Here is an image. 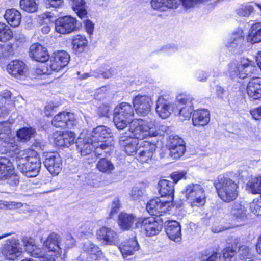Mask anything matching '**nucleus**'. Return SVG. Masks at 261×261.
I'll use <instances>...</instances> for the list:
<instances>
[{
  "label": "nucleus",
  "mask_w": 261,
  "mask_h": 261,
  "mask_svg": "<svg viewBox=\"0 0 261 261\" xmlns=\"http://www.w3.org/2000/svg\"><path fill=\"white\" fill-rule=\"evenodd\" d=\"M110 134L111 130L109 128L100 125L94 128L92 132L88 135L91 136L98 146L102 149H105L108 147L105 139L110 137Z\"/></svg>",
  "instance_id": "19"
},
{
  "label": "nucleus",
  "mask_w": 261,
  "mask_h": 261,
  "mask_svg": "<svg viewBox=\"0 0 261 261\" xmlns=\"http://www.w3.org/2000/svg\"><path fill=\"white\" fill-rule=\"evenodd\" d=\"M119 248L123 257L125 258L133 255L136 251H138L139 245L137 241L135 238H132L120 245Z\"/></svg>",
  "instance_id": "37"
},
{
  "label": "nucleus",
  "mask_w": 261,
  "mask_h": 261,
  "mask_svg": "<svg viewBox=\"0 0 261 261\" xmlns=\"http://www.w3.org/2000/svg\"><path fill=\"white\" fill-rule=\"evenodd\" d=\"M22 251L18 239L12 237L5 241L2 247L1 253L6 259L14 260L20 255Z\"/></svg>",
  "instance_id": "8"
},
{
  "label": "nucleus",
  "mask_w": 261,
  "mask_h": 261,
  "mask_svg": "<svg viewBox=\"0 0 261 261\" xmlns=\"http://www.w3.org/2000/svg\"><path fill=\"white\" fill-rule=\"evenodd\" d=\"M250 209L254 215H261V198L253 201L251 204Z\"/></svg>",
  "instance_id": "54"
},
{
  "label": "nucleus",
  "mask_w": 261,
  "mask_h": 261,
  "mask_svg": "<svg viewBox=\"0 0 261 261\" xmlns=\"http://www.w3.org/2000/svg\"><path fill=\"white\" fill-rule=\"evenodd\" d=\"M171 202L159 198L151 200L146 205L147 212L152 215L161 216L170 210Z\"/></svg>",
  "instance_id": "14"
},
{
  "label": "nucleus",
  "mask_w": 261,
  "mask_h": 261,
  "mask_svg": "<svg viewBox=\"0 0 261 261\" xmlns=\"http://www.w3.org/2000/svg\"><path fill=\"white\" fill-rule=\"evenodd\" d=\"M169 149L170 156L174 159L182 156L186 151L185 142L178 136H174L170 139Z\"/></svg>",
  "instance_id": "20"
},
{
  "label": "nucleus",
  "mask_w": 261,
  "mask_h": 261,
  "mask_svg": "<svg viewBox=\"0 0 261 261\" xmlns=\"http://www.w3.org/2000/svg\"><path fill=\"white\" fill-rule=\"evenodd\" d=\"M153 124L151 122V120L134 119L129 123L128 132H126L127 135H131V137L136 140H142L156 134L153 130Z\"/></svg>",
  "instance_id": "4"
},
{
  "label": "nucleus",
  "mask_w": 261,
  "mask_h": 261,
  "mask_svg": "<svg viewBox=\"0 0 261 261\" xmlns=\"http://www.w3.org/2000/svg\"><path fill=\"white\" fill-rule=\"evenodd\" d=\"M20 6L23 10L32 13L38 9V4L36 0H20Z\"/></svg>",
  "instance_id": "46"
},
{
  "label": "nucleus",
  "mask_w": 261,
  "mask_h": 261,
  "mask_svg": "<svg viewBox=\"0 0 261 261\" xmlns=\"http://www.w3.org/2000/svg\"><path fill=\"white\" fill-rule=\"evenodd\" d=\"M29 56L33 60L41 62L47 61L49 58L47 49L39 43L30 46Z\"/></svg>",
  "instance_id": "27"
},
{
  "label": "nucleus",
  "mask_w": 261,
  "mask_h": 261,
  "mask_svg": "<svg viewBox=\"0 0 261 261\" xmlns=\"http://www.w3.org/2000/svg\"><path fill=\"white\" fill-rule=\"evenodd\" d=\"M166 232L169 238L175 242L181 240V227L177 221L169 222L165 228Z\"/></svg>",
  "instance_id": "34"
},
{
  "label": "nucleus",
  "mask_w": 261,
  "mask_h": 261,
  "mask_svg": "<svg viewBox=\"0 0 261 261\" xmlns=\"http://www.w3.org/2000/svg\"><path fill=\"white\" fill-rule=\"evenodd\" d=\"M73 10L81 19L87 18V7L85 0H73L71 2Z\"/></svg>",
  "instance_id": "40"
},
{
  "label": "nucleus",
  "mask_w": 261,
  "mask_h": 261,
  "mask_svg": "<svg viewBox=\"0 0 261 261\" xmlns=\"http://www.w3.org/2000/svg\"><path fill=\"white\" fill-rule=\"evenodd\" d=\"M4 18L11 27H17L20 23L21 15L17 10L10 9L6 11Z\"/></svg>",
  "instance_id": "39"
},
{
  "label": "nucleus",
  "mask_w": 261,
  "mask_h": 261,
  "mask_svg": "<svg viewBox=\"0 0 261 261\" xmlns=\"http://www.w3.org/2000/svg\"><path fill=\"white\" fill-rule=\"evenodd\" d=\"M94 228L93 225L90 222H86L81 226V232L84 234L90 233Z\"/></svg>",
  "instance_id": "58"
},
{
  "label": "nucleus",
  "mask_w": 261,
  "mask_h": 261,
  "mask_svg": "<svg viewBox=\"0 0 261 261\" xmlns=\"http://www.w3.org/2000/svg\"><path fill=\"white\" fill-rule=\"evenodd\" d=\"M84 25L88 34L90 35H92L94 29V23L91 21L86 19L84 21Z\"/></svg>",
  "instance_id": "61"
},
{
  "label": "nucleus",
  "mask_w": 261,
  "mask_h": 261,
  "mask_svg": "<svg viewBox=\"0 0 261 261\" xmlns=\"http://www.w3.org/2000/svg\"><path fill=\"white\" fill-rule=\"evenodd\" d=\"M248 187L253 194L261 193L260 176L252 178L248 183Z\"/></svg>",
  "instance_id": "48"
},
{
  "label": "nucleus",
  "mask_w": 261,
  "mask_h": 261,
  "mask_svg": "<svg viewBox=\"0 0 261 261\" xmlns=\"http://www.w3.org/2000/svg\"><path fill=\"white\" fill-rule=\"evenodd\" d=\"M44 245L47 248L49 252L54 253L55 256L60 255L63 247L61 237L55 232L50 234L44 242Z\"/></svg>",
  "instance_id": "22"
},
{
  "label": "nucleus",
  "mask_w": 261,
  "mask_h": 261,
  "mask_svg": "<svg viewBox=\"0 0 261 261\" xmlns=\"http://www.w3.org/2000/svg\"><path fill=\"white\" fill-rule=\"evenodd\" d=\"M35 132V130L31 127H24L17 131V136L21 141L26 142L34 137Z\"/></svg>",
  "instance_id": "45"
},
{
  "label": "nucleus",
  "mask_w": 261,
  "mask_h": 261,
  "mask_svg": "<svg viewBox=\"0 0 261 261\" xmlns=\"http://www.w3.org/2000/svg\"><path fill=\"white\" fill-rule=\"evenodd\" d=\"M247 40L253 44L261 41V22L255 23L251 26Z\"/></svg>",
  "instance_id": "41"
},
{
  "label": "nucleus",
  "mask_w": 261,
  "mask_h": 261,
  "mask_svg": "<svg viewBox=\"0 0 261 261\" xmlns=\"http://www.w3.org/2000/svg\"><path fill=\"white\" fill-rule=\"evenodd\" d=\"M230 213L238 221H245L247 219V208L241 202L237 201L232 204Z\"/></svg>",
  "instance_id": "35"
},
{
  "label": "nucleus",
  "mask_w": 261,
  "mask_h": 261,
  "mask_svg": "<svg viewBox=\"0 0 261 261\" xmlns=\"http://www.w3.org/2000/svg\"><path fill=\"white\" fill-rule=\"evenodd\" d=\"M162 49L164 51L168 54H172V53L176 51L177 48L174 45H168L164 46Z\"/></svg>",
  "instance_id": "64"
},
{
  "label": "nucleus",
  "mask_w": 261,
  "mask_h": 261,
  "mask_svg": "<svg viewBox=\"0 0 261 261\" xmlns=\"http://www.w3.org/2000/svg\"><path fill=\"white\" fill-rule=\"evenodd\" d=\"M151 122H152L153 124V130L155 132V133H156V135L151 136V137H155L158 135L162 136L163 135L164 133L167 131L168 129L166 126L164 125H160L159 124L157 123L154 120H151Z\"/></svg>",
  "instance_id": "53"
},
{
  "label": "nucleus",
  "mask_w": 261,
  "mask_h": 261,
  "mask_svg": "<svg viewBox=\"0 0 261 261\" xmlns=\"http://www.w3.org/2000/svg\"><path fill=\"white\" fill-rule=\"evenodd\" d=\"M22 242L25 251L31 256L41 258L44 256V250L35 245L33 239L23 237L22 238Z\"/></svg>",
  "instance_id": "29"
},
{
  "label": "nucleus",
  "mask_w": 261,
  "mask_h": 261,
  "mask_svg": "<svg viewBox=\"0 0 261 261\" xmlns=\"http://www.w3.org/2000/svg\"><path fill=\"white\" fill-rule=\"evenodd\" d=\"M246 92L251 101L261 99V78L254 77L248 82Z\"/></svg>",
  "instance_id": "24"
},
{
  "label": "nucleus",
  "mask_w": 261,
  "mask_h": 261,
  "mask_svg": "<svg viewBox=\"0 0 261 261\" xmlns=\"http://www.w3.org/2000/svg\"><path fill=\"white\" fill-rule=\"evenodd\" d=\"M133 104L136 113L145 116L150 111L151 98L147 95H138L134 97Z\"/></svg>",
  "instance_id": "21"
},
{
  "label": "nucleus",
  "mask_w": 261,
  "mask_h": 261,
  "mask_svg": "<svg viewBox=\"0 0 261 261\" xmlns=\"http://www.w3.org/2000/svg\"><path fill=\"white\" fill-rule=\"evenodd\" d=\"M191 207L196 209L204 205L206 202L205 190L201 185L191 184L183 191Z\"/></svg>",
  "instance_id": "5"
},
{
  "label": "nucleus",
  "mask_w": 261,
  "mask_h": 261,
  "mask_svg": "<svg viewBox=\"0 0 261 261\" xmlns=\"http://www.w3.org/2000/svg\"><path fill=\"white\" fill-rule=\"evenodd\" d=\"M257 70L254 62L248 58H241L239 60H233L228 65V74L231 78L239 77L244 79L250 76Z\"/></svg>",
  "instance_id": "3"
},
{
  "label": "nucleus",
  "mask_w": 261,
  "mask_h": 261,
  "mask_svg": "<svg viewBox=\"0 0 261 261\" xmlns=\"http://www.w3.org/2000/svg\"><path fill=\"white\" fill-rule=\"evenodd\" d=\"M120 207V203L118 199L114 200L111 204V210L110 213L109 217L112 218L116 214Z\"/></svg>",
  "instance_id": "56"
},
{
  "label": "nucleus",
  "mask_w": 261,
  "mask_h": 261,
  "mask_svg": "<svg viewBox=\"0 0 261 261\" xmlns=\"http://www.w3.org/2000/svg\"><path fill=\"white\" fill-rule=\"evenodd\" d=\"M136 227H141L145 230L147 236H153L159 233L163 228V224L154 217L139 218L135 223Z\"/></svg>",
  "instance_id": "9"
},
{
  "label": "nucleus",
  "mask_w": 261,
  "mask_h": 261,
  "mask_svg": "<svg viewBox=\"0 0 261 261\" xmlns=\"http://www.w3.org/2000/svg\"><path fill=\"white\" fill-rule=\"evenodd\" d=\"M96 237L102 244L107 245H116L119 242L117 231L111 227L102 226L97 230Z\"/></svg>",
  "instance_id": "12"
},
{
  "label": "nucleus",
  "mask_w": 261,
  "mask_h": 261,
  "mask_svg": "<svg viewBox=\"0 0 261 261\" xmlns=\"http://www.w3.org/2000/svg\"><path fill=\"white\" fill-rule=\"evenodd\" d=\"M13 33L11 28L5 23L0 22V42H6L13 38Z\"/></svg>",
  "instance_id": "44"
},
{
  "label": "nucleus",
  "mask_w": 261,
  "mask_h": 261,
  "mask_svg": "<svg viewBox=\"0 0 261 261\" xmlns=\"http://www.w3.org/2000/svg\"><path fill=\"white\" fill-rule=\"evenodd\" d=\"M133 115L134 109L131 105L123 102L117 105L114 113L115 125L119 129H123L129 124Z\"/></svg>",
  "instance_id": "7"
},
{
  "label": "nucleus",
  "mask_w": 261,
  "mask_h": 261,
  "mask_svg": "<svg viewBox=\"0 0 261 261\" xmlns=\"http://www.w3.org/2000/svg\"><path fill=\"white\" fill-rule=\"evenodd\" d=\"M192 120L195 126H204L210 121V113L207 109L195 110L192 113Z\"/></svg>",
  "instance_id": "31"
},
{
  "label": "nucleus",
  "mask_w": 261,
  "mask_h": 261,
  "mask_svg": "<svg viewBox=\"0 0 261 261\" xmlns=\"http://www.w3.org/2000/svg\"><path fill=\"white\" fill-rule=\"evenodd\" d=\"M238 255L240 260H244L245 258L252 257V250L248 247L242 245L238 249Z\"/></svg>",
  "instance_id": "50"
},
{
  "label": "nucleus",
  "mask_w": 261,
  "mask_h": 261,
  "mask_svg": "<svg viewBox=\"0 0 261 261\" xmlns=\"http://www.w3.org/2000/svg\"><path fill=\"white\" fill-rule=\"evenodd\" d=\"M186 173L184 171H176L173 172L171 176L173 180L174 184L177 183L179 180L185 176Z\"/></svg>",
  "instance_id": "60"
},
{
  "label": "nucleus",
  "mask_w": 261,
  "mask_h": 261,
  "mask_svg": "<svg viewBox=\"0 0 261 261\" xmlns=\"http://www.w3.org/2000/svg\"><path fill=\"white\" fill-rule=\"evenodd\" d=\"M15 162L17 169L25 176L33 177L38 174L41 163L35 151L29 149L19 151Z\"/></svg>",
  "instance_id": "1"
},
{
  "label": "nucleus",
  "mask_w": 261,
  "mask_h": 261,
  "mask_svg": "<svg viewBox=\"0 0 261 261\" xmlns=\"http://www.w3.org/2000/svg\"><path fill=\"white\" fill-rule=\"evenodd\" d=\"M178 101L181 104L185 105L184 107L180 108L179 111V116L182 120L189 119L192 114L193 110L192 99L188 98L185 96H180L177 97Z\"/></svg>",
  "instance_id": "33"
},
{
  "label": "nucleus",
  "mask_w": 261,
  "mask_h": 261,
  "mask_svg": "<svg viewBox=\"0 0 261 261\" xmlns=\"http://www.w3.org/2000/svg\"><path fill=\"white\" fill-rule=\"evenodd\" d=\"M70 60L69 55L65 51H59L55 52L51 56L47 65L49 67L44 73L50 74V71H59L60 70L67 65Z\"/></svg>",
  "instance_id": "10"
},
{
  "label": "nucleus",
  "mask_w": 261,
  "mask_h": 261,
  "mask_svg": "<svg viewBox=\"0 0 261 261\" xmlns=\"http://www.w3.org/2000/svg\"><path fill=\"white\" fill-rule=\"evenodd\" d=\"M77 149L82 156L90 154L94 147L98 148L96 142L94 141L91 136L87 134L85 136L81 133L76 142Z\"/></svg>",
  "instance_id": "13"
},
{
  "label": "nucleus",
  "mask_w": 261,
  "mask_h": 261,
  "mask_svg": "<svg viewBox=\"0 0 261 261\" xmlns=\"http://www.w3.org/2000/svg\"><path fill=\"white\" fill-rule=\"evenodd\" d=\"M44 166L52 174L57 175L62 170V160L55 152H47L45 155Z\"/></svg>",
  "instance_id": "15"
},
{
  "label": "nucleus",
  "mask_w": 261,
  "mask_h": 261,
  "mask_svg": "<svg viewBox=\"0 0 261 261\" xmlns=\"http://www.w3.org/2000/svg\"><path fill=\"white\" fill-rule=\"evenodd\" d=\"M223 258L225 261H235L238 252L232 247H226L223 250Z\"/></svg>",
  "instance_id": "51"
},
{
  "label": "nucleus",
  "mask_w": 261,
  "mask_h": 261,
  "mask_svg": "<svg viewBox=\"0 0 261 261\" xmlns=\"http://www.w3.org/2000/svg\"><path fill=\"white\" fill-rule=\"evenodd\" d=\"M7 70L12 76L21 79L27 76L28 69L23 62L16 60L11 61L7 65Z\"/></svg>",
  "instance_id": "23"
},
{
  "label": "nucleus",
  "mask_w": 261,
  "mask_h": 261,
  "mask_svg": "<svg viewBox=\"0 0 261 261\" xmlns=\"http://www.w3.org/2000/svg\"><path fill=\"white\" fill-rule=\"evenodd\" d=\"M0 140L3 141L9 150L15 145L14 137L11 134L10 123L7 122L0 123Z\"/></svg>",
  "instance_id": "28"
},
{
  "label": "nucleus",
  "mask_w": 261,
  "mask_h": 261,
  "mask_svg": "<svg viewBox=\"0 0 261 261\" xmlns=\"http://www.w3.org/2000/svg\"><path fill=\"white\" fill-rule=\"evenodd\" d=\"M138 218L132 214L121 213L118 216V225L124 230H127L133 228L134 223L137 222Z\"/></svg>",
  "instance_id": "36"
},
{
  "label": "nucleus",
  "mask_w": 261,
  "mask_h": 261,
  "mask_svg": "<svg viewBox=\"0 0 261 261\" xmlns=\"http://www.w3.org/2000/svg\"><path fill=\"white\" fill-rule=\"evenodd\" d=\"M14 167L10 160L5 157H0V180L8 179L11 186H16L19 183L17 177L14 174Z\"/></svg>",
  "instance_id": "11"
},
{
  "label": "nucleus",
  "mask_w": 261,
  "mask_h": 261,
  "mask_svg": "<svg viewBox=\"0 0 261 261\" xmlns=\"http://www.w3.org/2000/svg\"><path fill=\"white\" fill-rule=\"evenodd\" d=\"M244 43V33L242 30L233 32L225 41V45L232 51L241 48Z\"/></svg>",
  "instance_id": "26"
},
{
  "label": "nucleus",
  "mask_w": 261,
  "mask_h": 261,
  "mask_svg": "<svg viewBox=\"0 0 261 261\" xmlns=\"http://www.w3.org/2000/svg\"><path fill=\"white\" fill-rule=\"evenodd\" d=\"M155 110L161 118L166 119L171 115L172 109L170 101L160 96L156 101Z\"/></svg>",
  "instance_id": "32"
},
{
  "label": "nucleus",
  "mask_w": 261,
  "mask_h": 261,
  "mask_svg": "<svg viewBox=\"0 0 261 261\" xmlns=\"http://www.w3.org/2000/svg\"><path fill=\"white\" fill-rule=\"evenodd\" d=\"M88 43V41L85 36L76 35L72 39L73 49L76 52L82 53L87 46Z\"/></svg>",
  "instance_id": "42"
},
{
  "label": "nucleus",
  "mask_w": 261,
  "mask_h": 261,
  "mask_svg": "<svg viewBox=\"0 0 261 261\" xmlns=\"http://www.w3.org/2000/svg\"><path fill=\"white\" fill-rule=\"evenodd\" d=\"M159 193L162 197H166L168 201L171 202L174 198V182L166 179H161L158 184Z\"/></svg>",
  "instance_id": "30"
},
{
  "label": "nucleus",
  "mask_w": 261,
  "mask_h": 261,
  "mask_svg": "<svg viewBox=\"0 0 261 261\" xmlns=\"http://www.w3.org/2000/svg\"><path fill=\"white\" fill-rule=\"evenodd\" d=\"M83 250L91 255H97L100 254L99 248L90 241H87L83 244Z\"/></svg>",
  "instance_id": "47"
},
{
  "label": "nucleus",
  "mask_w": 261,
  "mask_h": 261,
  "mask_svg": "<svg viewBox=\"0 0 261 261\" xmlns=\"http://www.w3.org/2000/svg\"><path fill=\"white\" fill-rule=\"evenodd\" d=\"M75 134L72 132H66L62 134V138L64 140L65 147H68L74 142Z\"/></svg>",
  "instance_id": "52"
},
{
  "label": "nucleus",
  "mask_w": 261,
  "mask_h": 261,
  "mask_svg": "<svg viewBox=\"0 0 261 261\" xmlns=\"http://www.w3.org/2000/svg\"><path fill=\"white\" fill-rule=\"evenodd\" d=\"M76 22V19L71 16L59 18L56 21V30L61 34L70 33L75 30Z\"/></svg>",
  "instance_id": "17"
},
{
  "label": "nucleus",
  "mask_w": 261,
  "mask_h": 261,
  "mask_svg": "<svg viewBox=\"0 0 261 261\" xmlns=\"http://www.w3.org/2000/svg\"><path fill=\"white\" fill-rule=\"evenodd\" d=\"M214 185L220 198L225 202L234 200L239 195V186L230 178L219 175L215 180Z\"/></svg>",
  "instance_id": "2"
},
{
  "label": "nucleus",
  "mask_w": 261,
  "mask_h": 261,
  "mask_svg": "<svg viewBox=\"0 0 261 261\" xmlns=\"http://www.w3.org/2000/svg\"><path fill=\"white\" fill-rule=\"evenodd\" d=\"M127 134L126 132L120 134L119 140V144L128 155H137L138 141L131 137V135H127Z\"/></svg>",
  "instance_id": "18"
},
{
  "label": "nucleus",
  "mask_w": 261,
  "mask_h": 261,
  "mask_svg": "<svg viewBox=\"0 0 261 261\" xmlns=\"http://www.w3.org/2000/svg\"><path fill=\"white\" fill-rule=\"evenodd\" d=\"M45 4L47 8L55 7L59 8L61 7L64 4V0H44Z\"/></svg>",
  "instance_id": "57"
},
{
  "label": "nucleus",
  "mask_w": 261,
  "mask_h": 261,
  "mask_svg": "<svg viewBox=\"0 0 261 261\" xmlns=\"http://www.w3.org/2000/svg\"><path fill=\"white\" fill-rule=\"evenodd\" d=\"M208 76V74L203 70H198L196 73V78L200 82L206 80Z\"/></svg>",
  "instance_id": "63"
},
{
  "label": "nucleus",
  "mask_w": 261,
  "mask_h": 261,
  "mask_svg": "<svg viewBox=\"0 0 261 261\" xmlns=\"http://www.w3.org/2000/svg\"><path fill=\"white\" fill-rule=\"evenodd\" d=\"M254 8L250 4L242 5L236 10L237 14L241 16L248 17L253 12Z\"/></svg>",
  "instance_id": "49"
},
{
  "label": "nucleus",
  "mask_w": 261,
  "mask_h": 261,
  "mask_svg": "<svg viewBox=\"0 0 261 261\" xmlns=\"http://www.w3.org/2000/svg\"><path fill=\"white\" fill-rule=\"evenodd\" d=\"M252 118L256 120H261V106L250 111Z\"/></svg>",
  "instance_id": "62"
},
{
  "label": "nucleus",
  "mask_w": 261,
  "mask_h": 261,
  "mask_svg": "<svg viewBox=\"0 0 261 261\" xmlns=\"http://www.w3.org/2000/svg\"><path fill=\"white\" fill-rule=\"evenodd\" d=\"M156 148V146L154 144L147 141H143L138 148L136 158L140 162H148L151 160Z\"/></svg>",
  "instance_id": "16"
},
{
  "label": "nucleus",
  "mask_w": 261,
  "mask_h": 261,
  "mask_svg": "<svg viewBox=\"0 0 261 261\" xmlns=\"http://www.w3.org/2000/svg\"><path fill=\"white\" fill-rule=\"evenodd\" d=\"M143 195V192L137 187H134L130 194L132 200H137Z\"/></svg>",
  "instance_id": "59"
},
{
  "label": "nucleus",
  "mask_w": 261,
  "mask_h": 261,
  "mask_svg": "<svg viewBox=\"0 0 261 261\" xmlns=\"http://www.w3.org/2000/svg\"><path fill=\"white\" fill-rule=\"evenodd\" d=\"M191 207L196 209L204 205L206 202L205 190L201 185L191 184L183 191Z\"/></svg>",
  "instance_id": "6"
},
{
  "label": "nucleus",
  "mask_w": 261,
  "mask_h": 261,
  "mask_svg": "<svg viewBox=\"0 0 261 261\" xmlns=\"http://www.w3.org/2000/svg\"><path fill=\"white\" fill-rule=\"evenodd\" d=\"M96 167L100 172L108 174H111L115 169L114 164L105 158L98 161Z\"/></svg>",
  "instance_id": "43"
},
{
  "label": "nucleus",
  "mask_w": 261,
  "mask_h": 261,
  "mask_svg": "<svg viewBox=\"0 0 261 261\" xmlns=\"http://www.w3.org/2000/svg\"><path fill=\"white\" fill-rule=\"evenodd\" d=\"M178 0H151V5L154 10L165 11L169 9L177 8Z\"/></svg>",
  "instance_id": "38"
},
{
  "label": "nucleus",
  "mask_w": 261,
  "mask_h": 261,
  "mask_svg": "<svg viewBox=\"0 0 261 261\" xmlns=\"http://www.w3.org/2000/svg\"><path fill=\"white\" fill-rule=\"evenodd\" d=\"M74 117L73 114L62 112L56 115L52 120L51 123L56 127L65 128L74 124Z\"/></svg>",
  "instance_id": "25"
},
{
  "label": "nucleus",
  "mask_w": 261,
  "mask_h": 261,
  "mask_svg": "<svg viewBox=\"0 0 261 261\" xmlns=\"http://www.w3.org/2000/svg\"><path fill=\"white\" fill-rule=\"evenodd\" d=\"M203 0H180L183 7L185 8H193L203 3Z\"/></svg>",
  "instance_id": "55"
}]
</instances>
